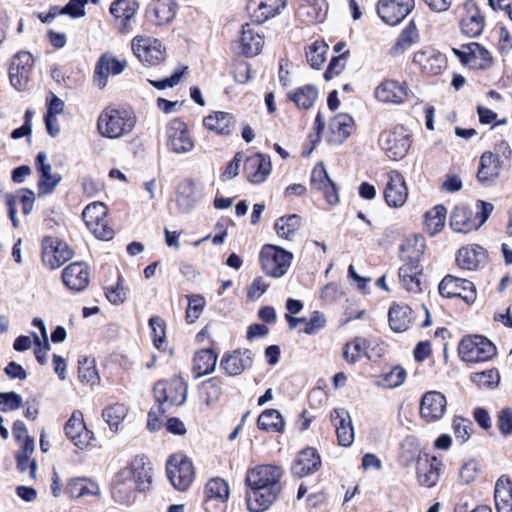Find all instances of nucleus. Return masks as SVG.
I'll return each mask as SVG.
<instances>
[{
  "label": "nucleus",
  "instance_id": "f257e3e1",
  "mask_svg": "<svg viewBox=\"0 0 512 512\" xmlns=\"http://www.w3.org/2000/svg\"><path fill=\"white\" fill-rule=\"evenodd\" d=\"M282 476V468L273 464L258 465L248 470L246 503L250 512H264L273 504L282 491Z\"/></svg>",
  "mask_w": 512,
  "mask_h": 512
},
{
  "label": "nucleus",
  "instance_id": "f03ea898",
  "mask_svg": "<svg viewBox=\"0 0 512 512\" xmlns=\"http://www.w3.org/2000/svg\"><path fill=\"white\" fill-rule=\"evenodd\" d=\"M152 467L145 456H137L128 467L121 469L114 477L112 496L120 503H129L136 491L149 489Z\"/></svg>",
  "mask_w": 512,
  "mask_h": 512
},
{
  "label": "nucleus",
  "instance_id": "7ed1b4c3",
  "mask_svg": "<svg viewBox=\"0 0 512 512\" xmlns=\"http://www.w3.org/2000/svg\"><path fill=\"white\" fill-rule=\"evenodd\" d=\"M493 209V204L483 200L477 201L476 211L467 205H457L450 215V227L457 233L477 230L487 221Z\"/></svg>",
  "mask_w": 512,
  "mask_h": 512
},
{
  "label": "nucleus",
  "instance_id": "20e7f679",
  "mask_svg": "<svg viewBox=\"0 0 512 512\" xmlns=\"http://www.w3.org/2000/svg\"><path fill=\"white\" fill-rule=\"evenodd\" d=\"M136 123L132 112L125 109L105 108L97 119V130L102 137L117 139L129 134Z\"/></svg>",
  "mask_w": 512,
  "mask_h": 512
},
{
  "label": "nucleus",
  "instance_id": "39448f33",
  "mask_svg": "<svg viewBox=\"0 0 512 512\" xmlns=\"http://www.w3.org/2000/svg\"><path fill=\"white\" fill-rule=\"evenodd\" d=\"M458 353L465 362H485L496 355L495 345L481 335L468 336L461 340Z\"/></svg>",
  "mask_w": 512,
  "mask_h": 512
},
{
  "label": "nucleus",
  "instance_id": "423d86ee",
  "mask_svg": "<svg viewBox=\"0 0 512 512\" xmlns=\"http://www.w3.org/2000/svg\"><path fill=\"white\" fill-rule=\"evenodd\" d=\"M292 253L281 247L267 244L260 252V263L264 273L273 278L284 276L292 261Z\"/></svg>",
  "mask_w": 512,
  "mask_h": 512
},
{
  "label": "nucleus",
  "instance_id": "0eeeda50",
  "mask_svg": "<svg viewBox=\"0 0 512 512\" xmlns=\"http://www.w3.org/2000/svg\"><path fill=\"white\" fill-rule=\"evenodd\" d=\"M424 247V238L421 236L406 239L401 244L400 252L404 264L399 268V278L422 275V267L419 264V260L423 254Z\"/></svg>",
  "mask_w": 512,
  "mask_h": 512
},
{
  "label": "nucleus",
  "instance_id": "6e6552de",
  "mask_svg": "<svg viewBox=\"0 0 512 512\" xmlns=\"http://www.w3.org/2000/svg\"><path fill=\"white\" fill-rule=\"evenodd\" d=\"M107 207L102 202L88 204L82 212V218L87 228L101 240L113 238L114 231L106 220Z\"/></svg>",
  "mask_w": 512,
  "mask_h": 512
},
{
  "label": "nucleus",
  "instance_id": "1a4fd4ad",
  "mask_svg": "<svg viewBox=\"0 0 512 512\" xmlns=\"http://www.w3.org/2000/svg\"><path fill=\"white\" fill-rule=\"evenodd\" d=\"M167 476L179 491H185L192 483L194 470L192 462L184 455H171L166 464Z\"/></svg>",
  "mask_w": 512,
  "mask_h": 512
},
{
  "label": "nucleus",
  "instance_id": "9d476101",
  "mask_svg": "<svg viewBox=\"0 0 512 512\" xmlns=\"http://www.w3.org/2000/svg\"><path fill=\"white\" fill-rule=\"evenodd\" d=\"M379 145L389 158L393 160L402 159L409 151L410 135L403 127H396L392 131H385L380 134Z\"/></svg>",
  "mask_w": 512,
  "mask_h": 512
},
{
  "label": "nucleus",
  "instance_id": "9b49d317",
  "mask_svg": "<svg viewBox=\"0 0 512 512\" xmlns=\"http://www.w3.org/2000/svg\"><path fill=\"white\" fill-rule=\"evenodd\" d=\"M438 289L439 293L447 298L459 297L466 303H473L476 300L474 284L464 278L446 275L440 282Z\"/></svg>",
  "mask_w": 512,
  "mask_h": 512
},
{
  "label": "nucleus",
  "instance_id": "f8f14e48",
  "mask_svg": "<svg viewBox=\"0 0 512 512\" xmlns=\"http://www.w3.org/2000/svg\"><path fill=\"white\" fill-rule=\"evenodd\" d=\"M73 251L63 241L45 237L42 240V262L50 269H56L71 259Z\"/></svg>",
  "mask_w": 512,
  "mask_h": 512
},
{
  "label": "nucleus",
  "instance_id": "ddd939ff",
  "mask_svg": "<svg viewBox=\"0 0 512 512\" xmlns=\"http://www.w3.org/2000/svg\"><path fill=\"white\" fill-rule=\"evenodd\" d=\"M414 5V0H379L377 13L383 22L394 26L406 18Z\"/></svg>",
  "mask_w": 512,
  "mask_h": 512
},
{
  "label": "nucleus",
  "instance_id": "4468645a",
  "mask_svg": "<svg viewBox=\"0 0 512 512\" xmlns=\"http://www.w3.org/2000/svg\"><path fill=\"white\" fill-rule=\"evenodd\" d=\"M167 146L177 154L190 152L194 148L187 125L180 119L171 120L166 128Z\"/></svg>",
  "mask_w": 512,
  "mask_h": 512
},
{
  "label": "nucleus",
  "instance_id": "2eb2a0df",
  "mask_svg": "<svg viewBox=\"0 0 512 512\" xmlns=\"http://www.w3.org/2000/svg\"><path fill=\"white\" fill-rule=\"evenodd\" d=\"M453 52L463 64L474 69H486L492 62L489 51L476 42L464 44L459 49L453 48Z\"/></svg>",
  "mask_w": 512,
  "mask_h": 512
},
{
  "label": "nucleus",
  "instance_id": "dca6fc26",
  "mask_svg": "<svg viewBox=\"0 0 512 512\" xmlns=\"http://www.w3.org/2000/svg\"><path fill=\"white\" fill-rule=\"evenodd\" d=\"M447 400L439 391L426 392L420 401V416L426 422H436L446 413Z\"/></svg>",
  "mask_w": 512,
  "mask_h": 512
},
{
  "label": "nucleus",
  "instance_id": "f3484780",
  "mask_svg": "<svg viewBox=\"0 0 512 512\" xmlns=\"http://www.w3.org/2000/svg\"><path fill=\"white\" fill-rule=\"evenodd\" d=\"M65 435L73 444L84 449L93 439V432L86 428L83 414L79 410H75L64 426Z\"/></svg>",
  "mask_w": 512,
  "mask_h": 512
},
{
  "label": "nucleus",
  "instance_id": "a211bd4d",
  "mask_svg": "<svg viewBox=\"0 0 512 512\" xmlns=\"http://www.w3.org/2000/svg\"><path fill=\"white\" fill-rule=\"evenodd\" d=\"M33 58L29 52H19L15 55L9 67L11 85L18 91H23L28 84Z\"/></svg>",
  "mask_w": 512,
  "mask_h": 512
},
{
  "label": "nucleus",
  "instance_id": "6ab92c4d",
  "mask_svg": "<svg viewBox=\"0 0 512 512\" xmlns=\"http://www.w3.org/2000/svg\"><path fill=\"white\" fill-rule=\"evenodd\" d=\"M205 494V509L209 512H222L229 498V485L221 478L211 479L205 486Z\"/></svg>",
  "mask_w": 512,
  "mask_h": 512
},
{
  "label": "nucleus",
  "instance_id": "aec40b11",
  "mask_svg": "<svg viewBox=\"0 0 512 512\" xmlns=\"http://www.w3.org/2000/svg\"><path fill=\"white\" fill-rule=\"evenodd\" d=\"M322 465L318 451L313 447L302 449L291 465L293 476L302 478L316 473Z\"/></svg>",
  "mask_w": 512,
  "mask_h": 512
},
{
  "label": "nucleus",
  "instance_id": "412c9836",
  "mask_svg": "<svg viewBox=\"0 0 512 512\" xmlns=\"http://www.w3.org/2000/svg\"><path fill=\"white\" fill-rule=\"evenodd\" d=\"M36 170L39 173L37 184L39 195L52 193L62 180V176L57 172H52V166L47 162L45 152H39L35 158Z\"/></svg>",
  "mask_w": 512,
  "mask_h": 512
},
{
  "label": "nucleus",
  "instance_id": "4be33fe9",
  "mask_svg": "<svg viewBox=\"0 0 512 512\" xmlns=\"http://www.w3.org/2000/svg\"><path fill=\"white\" fill-rule=\"evenodd\" d=\"M138 10L136 0H115L110 6V13L115 18V25L121 33L132 29V22Z\"/></svg>",
  "mask_w": 512,
  "mask_h": 512
},
{
  "label": "nucleus",
  "instance_id": "5701e85b",
  "mask_svg": "<svg viewBox=\"0 0 512 512\" xmlns=\"http://www.w3.org/2000/svg\"><path fill=\"white\" fill-rule=\"evenodd\" d=\"M389 179L384 189V198L388 206L398 208L402 207L408 197L403 175L393 170L389 173Z\"/></svg>",
  "mask_w": 512,
  "mask_h": 512
},
{
  "label": "nucleus",
  "instance_id": "b1692460",
  "mask_svg": "<svg viewBox=\"0 0 512 512\" xmlns=\"http://www.w3.org/2000/svg\"><path fill=\"white\" fill-rule=\"evenodd\" d=\"M243 170L249 182L263 183L271 172L270 157L255 153L245 159Z\"/></svg>",
  "mask_w": 512,
  "mask_h": 512
},
{
  "label": "nucleus",
  "instance_id": "393cba45",
  "mask_svg": "<svg viewBox=\"0 0 512 512\" xmlns=\"http://www.w3.org/2000/svg\"><path fill=\"white\" fill-rule=\"evenodd\" d=\"M253 359L254 353L251 350H235L223 355L220 366L229 376H237L252 367Z\"/></svg>",
  "mask_w": 512,
  "mask_h": 512
},
{
  "label": "nucleus",
  "instance_id": "a878e982",
  "mask_svg": "<svg viewBox=\"0 0 512 512\" xmlns=\"http://www.w3.org/2000/svg\"><path fill=\"white\" fill-rule=\"evenodd\" d=\"M132 50L137 58L148 65H154L164 59L161 43L154 39L134 38Z\"/></svg>",
  "mask_w": 512,
  "mask_h": 512
},
{
  "label": "nucleus",
  "instance_id": "bb28decb",
  "mask_svg": "<svg viewBox=\"0 0 512 512\" xmlns=\"http://www.w3.org/2000/svg\"><path fill=\"white\" fill-rule=\"evenodd\" d=\"M89 278V268L83 262L71 263L62 271L63 283L71 291H83L89 284Z\"/></svg>",
  "mask_w": 512,
  "mask_h": 512
},
{
  "label": "nucleus",
  "instance_id": "cd10ccee",
  "mask_svg": "<svg viewBox=\"0 0 512 512\" xmlns=\"http://www.w3.org/2000/svg\"><path fill=\"white\" fill-rule=\"evenodd\" d=\"M413 62L424 73L437 75L446 67V58L431 47H425L414 54Z\"/></svg>",
  "mask_w": 512,
  "mask_h": 512
},
{
  "label": "nucleus",
  "instance_id": "c85d7f7f",
  "mask_svg": "<svg viewBox=\"0 0 512 512\" xmlns=\"http://www.w3.org/2000/svg\"><path fill=\"white\" fill-rule=\"evenodd\" d=\"M285 6V0H251L248 10L251 11L252 19L261 24L280 14Z\"/></svg>",
  "mask_w": 512,
  "mask_h": 512
},
{
  "label": "nucleus",
  "instance_id": "c756f323",
  "mask_svg": "<svg viewBox=\"0 0 512 512\" xmlns=\"http://www.w3.org/2000/svg\"><path fill=\"white\" fill-rule=\"evenodd\" d=\"M375 97L383 103H403L408 98L407 86L395 80H385L376 87Z\"/></svg>",
  "mask_w": 512,
  "mask_h": 512
},
{
  "label": "nucleus",
  "instance_id": "7c9ffc66",
  "mask_svg": "<svg viewBox=\"0 0 512 512\" xmlns=\"http://www.w3.org/2000/svg\"><path fill=\"white\" fill-rule=\"evenodd\" d=\"M330 419L336 428L339 444L345 447L350 446L354 441V429L349 412L344 408H336L331 412Z\"/></svg>",
  "mask_w": 512,
  "mask_h": 512
},
{
  "label": "nucleus",
  "instance_id": "2f4dec72",
  "mask_svg": "<svg viewBox=\"0 0 512 512\" xmlns=\"http://www.w3.org/2000/svg\"><path fill=\"white\" fill-rule=\"evenodd\" d=\"M5 201L8 208L9 218L12 221L13 227L19 226V221L16 218L17 205H22V213L28 215L34 207L35 195L31 190H20L17 194H5Z\"/></svg>",
  "mask_w": 512,
  "mask_h": 512
},
{
  "label": "nucleus",
  "instance_id": "473e14b6",
  "mask_svg": "<svg viewBox=\"0 0 512 512\" xmlns=\"http://www.w3.org/2000/svg\"><path fill=\"white\" fill-rule=\"evenodd\" d=\"M502 162L491 151L484 152L480 157L479 168L477 171L478 181L489 186L499 178Z\"/></svg>",
  "mask_w": 512,
  "mask_h": 512
},
{
  "label": "nucleus",
  "instance_id": "72a5a7b5",
  "mask_svg": "<svg viewBox=\"0 0 512 512\" xmlns=\"http://www.w3.org/2000/svg\"><path fill=\"white\" fill-rule=\"evenodd\" d=\"M126 61H119L114 57L103 55L98 60L95 67V82L102 89L107 84L108 75H118L123 72L126 67Z\"/></svg>",
  "mask_w": 512,
  "mask_h": 512
},
{
  "label": "nucleus",
  "instance_id": "f704fd0d",
  "mask_svg": "<svg viewBox=\"0 0 512 512\" xmlns=\"http://www.w3.org/2000/svg\"><path fill=\"white\" fill-rule=\"evenodd\" d=\"M203 125L218 135H230L235 130V117L228 112L216 111L203 119Z\"/></svg>",
  "mask_w": 512,
  "mask_h": 512
},
{
  "label": "nucleus",
  "instance_id": "c9c22d12",
  "mask_svg": "<svg viewBox=\"0 0 512 512\" xmlns=\"http://www.w3.org/2000/svg\"><path fill=\"white\" fill-rule=\"evenodd\" d=\"M467 15L461 20V29L469 37L479 36L484 29V17L480 14L476 3L472 0L465 4Z\"/></svg>",
  "mask_w": 512,
  "mask_h": 512
},
{
  "label": "nucleus",
  "instance_id": "e433bc0d",
  "mask_svg": "<svg viewBox=\"0 0 512 512\" xmlns=\"http://www.w3.org/2000/svg\"><path fill=\"white\" fill-rule=\"evenodd\" d=\"M417 479L420 485L433 487L439 479L438 461L435 457L419 458L417 461Z\"/></svg>",
  "mask_w": 512,
  "mask_h": 512
},
{
  "label": "nucleus",
  "instance_id": "4c0bfd02",
  "mask_svg": "<svg viewBox=\"0 0 512 512\" xmlns=\"http://www.w3.org/2000/svg\"><path fill=\"white\" fill-rule=\"evenodd\" d=\"M494 499L497 512H512V482L507 476L496 481Z\"/></svg>",
  "mask_w": 512,
  "mask_h": 512
},
{
  "label": "nucleus",
  "instance_id": "58836bf2",
  "mask_svg": "<svg viewBox=\"0 0 512 512\" xmlns=\"http://www.w3.org/2000/svg\"><path fill=\"white\" fill-rule=\"evenodd\" d=\"M485 259V250L478 245L463 247L458 250L456 263L461 269L476 270Z\"/></svg>",
  "mask_w": 512,
  "mask_h": 512
},
{
  "label": "nucleus",
  "instance_id": "ea45409f",
  "mask_svg": "<svg viewBox=\"0 0 512 512\" xmlns=\"http://www.w3.org/2000/svg\"><path fill=\"white\" fill-rule=\"evenodd\" d=\"M354 120L348 114H339L329 121L330 141L334 143L344 142L351 134Z\"/></svg>",
  "mask_w": 512,
  "mask_h": 512
},
{
  "label": "nucleus",
  "instance_id": "a19ab883",
  "mask_svg": "<svg viewBox=\"0 0 512 512\" xmlns=\"http://www.w3.org/2000/svg\"><path fill=\"white\" fill-rule=\"evenodd\" d=\"M66 493H68L72 498L86 496L99 497L101 495V490L99 485L91 479L73 478L67 483Z\"/></svg>",
  "mask_w": 512,
  "mask_h": 512
},
{
  "label": "nucleus",
  "instance_id": "79ce46f5",
  "mask_svg": "<svg viewBox=\"0 0 512 512\" xmlns=\"http://www.w3.org/2000/svg\"><path fill=\"white\" fill-rule=\"evenodd\" d=\"M412 310L405 304H392L389 308V326L395 332H403L408 329L412 321Z\"/></svg>",
  "mask_w": 512,
  "mask_h": 512
},
{
  "label": "nucleus",
  "instance_id": "37998d69",
  "mask_svg": "<svg viewBox=\"0 0 512 512\" xmlns=\"http://www.w3.org/2000/svg\"><path fill=\"white\" fill-rule=\"evenodd\" d=\"M240 43L242 53L247 57H253L261 52L264 39L259 33L253 31L250 24H245L242 27Z\"/></svg>",
  "mask_w": 512,
  "mask_h": 512
},
{
  "label": "nucleus",
  "instance_id": "c03bdc74",
  "mask_svg": "<svg viewBox=\"0 0 512 512\" xmlns=\"http://www.w3.org/2000/svg\"><path fill=\"white\" fill-rule=\"evenodd\" d=\"M217 355L212 349L206 348L198 351L193 359V372L199 378L208 375L215 370Z\"/></svg>",
  "mask_w": 512,
  "mask_h": 512
},
{
  "label": "nucleus",
  "instance_id": "a18cd8bd",
  "mask_svg": "<svg viewBox=\"0 0 512 512\" xmlns=\"http://www.w3.org/2000/svg\"><path fill=\"white\" fill-rule=\"evenodd\" d=\"M176 14V3L173 0L158 1L149 12V18L156 25L170 23Z\"/></svg>",
  "mask_w": 512,
  "mask_h": 512
},
{
  "label": "nucleus",
  "instance_id": "49530a36",
  "mask_svg": "<svg viewBox=\"0 0 512 512\" xmlns=\"http://www.w3.org/2000/svg\"><path fill=\"white\" fill-rule=\"evenodd\" d=\"M257 425L260 430L266 432H284V420L276 409H266L258 417Z\"/></svg>",
  "mask_w": 512,
  "mask_h": 512
},
{
  "label": "nucleus",
  "instance_id": "de8ad7c7",
  "mask_svg": "<svg viewBox=\"0 0 512 512\" xmlns=\"http://www.w3.org/2000/svg\"><path fill=\"white\" fill-rule=\"evenodd\" d=\"M302 219L297 214H290L278 218L274 228L277 235L281 238L292 240L295 233L301 227Z\"/></svg>",
  "mask_w": 512,
  "mask_h": 512
},
{
  "label": "nucleus",
  "instance_id": "09e8293b",
  "mask_svg": "<svg viewBox=\"0 0 512 512\" xmlns=\"http://www.w3.org/2000/svg\"><path fill=\"white\" fill-rule=\"evenodd\" d=\"M447 210L443 205H437L425 213V229L434 236L445 226Z\"/></svg>",
  "mask_w": 512,
  "mask_h": 512
},
{
  "label": "nucleus",
  "instance_id": "8fccbe9b",
  "mask_svg": "<svg viewBox=\"0 0 512 512\" xmlns=\"http://www.w3.org/2000/svg\"><path fill=\"white\" fill-rule=\"evenodd\" d=\"M419 33L413 20L409 22L406 28L400 33L396 43L391 48V54L396 55L404 52L413 44L418 42Z\"/></svg>",
  "mask_w": 512,
  "mask_h": 512
},
{
  "label": "nucleus",
  "instance_id": "3c124183",
  "mask_svg": "<svg viewBox=\"0 0 512 512\" xmlns=\"http://www.w3.org/2000/svg\"><path fill=\"white\" fill-rule=\"evenodd\" d=\"M318 97V90L314 85H305L288 94V98L297 107L302 109L310 108Z\"/></svg>",
  "mask_w": 512,
  "mask_h": 512
},
{
  "label": "nucleus",
  "instance_id": "603ef678",
  "mask_svg": "<svg viewBox=\"0 0 512 512\" xmlns=\"http://www.w3.org/2000/svg\"><path fill=\"white\" fill-rule=\"evenodd\" d=\"M324 0H297L298 13L301 16L308 17V21H322L325 17V11L322 9Z\"/></svg>",
  "mask_w": 512,
  "mask_h": 512
},
{
  "label": "nucleus",
  "instance_id": "864d4df0",
  "mask_svg": "<svg viewBox=\"0 0 512 512\" xmlns=\"http://www.w3.org/2000/svg\"><path fill=\"white\" fill-rule=\"evenodd\" d=\"M176 201L183 212H187L195 206L196 197L192 180H187L178 186Z\"/></svg>",
  "mask_w": 512,
  "mask_h": 512
},
{
  "label": "nucleus",
  "instance_id": "5fc2aeb1",
  "mask_svg": "<svg viewBox=\"0 0 512 512\" xmlns=\"http://www.w3.org/2000/svg\"><path fill=\"white\" fill-rule=\"evenodd\" d=\"M128 409L124 404L116 403L106 407L102 412V417L113 431L118 430V426L127 416Z\"/></svg>",
  "mask_w": 512,
  "mask_h": 512
},
{
  "label": "nucleus",
  "instance_id": "6e6d98bb",
  "mask_svg": "<svg viewBox=\"0 0 512 512\" xmlns=\"http://www.w3.org/2000/svg\"><path fill=\"white\" fill-rule=\"evenodd\" d=\"M187 384L181 378H174L167 382L168 403L182 405L187 398Z\"/></svg>",
  "mask_w": 512,
  "mask_h": 512
},
{
  "label": "nucleus",
  "instance_id": "4d7b16f0",
  "mask_svg": "<svg viewBox=\"0 0 512 512\" xmlns=\"http://www.w3.org/2000/svg\"><path fill=\"white\" fill-rule=\"evenodd\" d=\"M419 445L417 439L413 436L406 437L401 443V451L399 455L400 464L403 466L410 465L413 461L421 458L419 456Z\"/></svg>",
  "mask_w": 512,
  "mask_h": 512
},
{
  "label": "nucleus",
  "instance_id": "13d9d810",
  "mask_svg": "<svg viewBox=\"0 0 512 512\" xmlns=\"http://www.w3.org/2000/svg\"><path fill=\"white\" fill-rule=\"evenodd\" d=\"M470 380L480 388H494L499 384L500 375L497 369L492 368L482 372L472 373Z\"/></svg>",
  "mask_w": 512,
  "mask_h": 512
},
{
  "label": "nucleus",
  "instance_id": "bf43d9fd",
  "mask_svg": "<svg viewBox=\"0 0 512 512\" xmlns=\"http://www.w3.org/2000/svg\"><path fill=\"white\" fill-rule=\"evenodd\" d=\"M328 51V45L323 41H315L306 50L307 61L314 69H318L325 61V54Z\"/></svg>",
  "mask_w": 512,
  "mask_h": 512
},
{
  "label": "nucleus",
  "instance_id": "052dcab7",
  "mask_svg": "<svg viewBox=\"0 0 512 512\" xmlns=\"http://www.w3.org/2000/svg\"><path fill=\"white\" fill-rule=\"evenodd\" d=\"M202 393L205 395V400L208 405L217 402L222 394V381L220 378L212 377L203 382Z\"/></svg>",
  "mask_w": 512,
  "mask_h": 512
},
{
  "label": "nucleus",
  "instance_id": "680f3d73",
  "mask_svg": "<svg viewBox=\"0 0 512 512\" xmlns=\"http://www.w3.org/2000/svg\"><path fill=\"white\" fill-rule=\"evenodd\" d=\"M406 378V371L401 366H395L390 372L384 374L378 385L384 388H395L400 386Z\"/></svg>",
  "mask_w": 512,
  "mask_h": 512
},
{
  "label": "nucleus",
  "instance_id": "e2e57ef3",
  "mask_svg": "<svg viewBox=\"0 0 512 512\" xmlns=\"http://www.w3.org/2000/svg\"><path fill=\"white\" fill-rule=\"evenodd\" d=\"M205 306V299L199 294L188 296V307L186 309V319L189 323H194L202 314Z\"/></svg>",
  "mask_w": 512,
  "mask_h": 512
},
{
  "label": "nucleus",
  "instance_id": "0e129e2a",
  "mask_svg": "<svg viewBox=\"0 0 512 512\" xmlns=\"http://www.w3.org/2000/svg\"><path fill=\"white\" fill-rule=\"evenodd\" d=\"M79 379L83 383H87L91 386L99 382V375L96 370L94 361H88L85 359L83 362H79Z\"/></svg>",
  "mask_w": 512,
  "mask_h": 512
},
{
  "label": "nucleus",
  "instance_id": "69168bd1",
  "mask_svg": "<svg viewBox=\"0 0 512 512\" xmlns=\"http://www.w3.org/2000/svg\"><path fill=\"white\" fill-rule=\"evenodd\" d=\"M310 182L317 190L327 188V186L332 182L323 163H319L314 167L311 173Z\"/></svg>",
  "mask_w": 512,
  "mask_h": 512
},
{
  "label": "nucleus",
  "instance_id": "338daca9",
  "mask_svg": "<svg viewBox=\"0 0 512 512\" xmlns=\"http://www.w3.org/2000/svg\"><path fill=\"white\" fill-rule=\"evenodd\" d=\"M349 53H350L349 50H347L338 56H334L330 60V63L324 73V78L326 81H330L331 79H333L335 76L339 75L343 71V69L345 67L344 61L346 60Z\"/></svg>",
  "mask_w": 512,
  "mask_h": 512
},
{
  "label": "nucleus",
  "instance_id": "774afa93",
  "mask_svg": "<svg viewBox=\"0 0 512 512\" xmlns=\"http://www.w3.org/2000/svg\"><path fill=\"white\" fill-rule=\"evenodd\" d=\"M23 406L22 397L16 392H4L0 396V410L14 411Z\"/></svg>",
  "mask_w": 512,
  "mask_h": 512
}]
</instances>
